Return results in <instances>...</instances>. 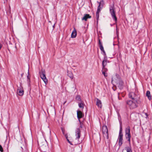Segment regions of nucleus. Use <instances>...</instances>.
<instances>
[{
  "instance_id": "obj_1",
  "label": "nucleus",
  "mask_w": 152,
  "mask_h": 152,
  "mask_svg": "<svg viewBox=\"0 0 152 152\" xmlns=\"http://www.w3.org/2000/svg\"><path fill=\"white\" fill-rule=\"evenodd\" d=\"M140 103L139 100H128L126 101V103L131 109H132L137 108V104Z\"/></svg>"
},
{
  "instance_id": "obj_2",
  "label": "nucleus",
  "mask_w": 152,
  "mask_h": 152,
  "mask_svg": "<svg viewBox=\"0 0 152 152\" xmlns=\"http://www.w3.org/2000/svg\"><path fill=\"white\" fill-rule=\"evenodd\" d=\"M40 77L43 80L46 85L48 83V80L45 75V72L44 69H42L39 72Z\"/></svg>"
},
{
  "instance_id": "obj_3",
  "label": "nucleus",
  "mask_w": 152,
  "mask_h": 152,
  "mask_svg": "<svg viewBox=\"0 0 152 152\" xmlns=\"http://www.w3.org/2000/svg\"><path fill=\"white\" fill-rule=\"evenodd\" d=\"M110 12L111 14L113 19L115 21V24L116 23L117 21V19L115 15V11L113 7L111 6L110 7Z\"/></svg>"
},
{
  "instance_id": "obj_4",
  "label": "nucleus",
  "mask_w": 152,
  "mask_h": 152,
  "mask_svg": "<svg viewBox=\"0 0 152 152\" xmlns=\"http://www.w3.org/2000/svg\"><path fill=\"white\" fill-rule=\"evenodd\" d=\"M123 134L122 133V127L121 126H120L119 134L118 139V145L119 147L121 146L123 142Z\"/></svg>"
},
{
  "instance_id": "obj_5",
  "label": "nucleus",
  "mask_w": 152,
  "mask_h": 152,
  "mask_svg": "<svg viewBox=\"0 0 152 152\" xmlns=\"http://www.w3.org/2000/svg\"><path fill=\"white\" fill-rule=\"evenodd\" d=\"M17 92L18 94L20 96H22L23 94L24 91L21 83H20V86L18 87Z\"/></svg>"
},
{
  "instance_id": "obj_6",
  "label": "nucleus",
  "mask_w": 152,
  "mask_h": 152,
  "mask_svg": "<svg viewBox=\"0 0 152 152\" xmlns=\"http://www.w3.org/2000/svg\"><path fill=\"white\" fill-rule=\"evenodd\" d=\"M107 56H104V59L103 60L102 62V68L104 69V70L107 71V69L105 67L107 65Z\"/></svg>"
},
{
  "instance_id": "obj_7",
  "label": "nucleus",
  "mask_w": 152,
  "mask_h": 152,
  "mask_svg": "<svg viewBox=\"0 0 152 152\" xmlns=\"http://www.w3.org/2000/svg\"><path fill=\"white\" fill-rule=\"evenodd\" d=\"M75 136L76 140H78L80 138L81 134H80V128H77L75 130Z\"/></svg>"
},
{
  "instance_id": "obj_8",
  "label": "nucleus",
  "mask_w": 152,
  "mask_h": 152,
  "mask_svg": "<svg viewBox=\"0 0 152 152\" xmlns=\"http://www.w3.org/2000/svg\"><path fill=\"white\" fill-rule=\"evenodd\" d=\"M129 97L132 99V100H137L136 99L137 96L134 92H131L129 93Z\"/></svg>"
},
{
  "instance_id": "obj_9",
  "label": "nucleus",
  "mask_w": 152,
  "mask_h": 152,
  "mask_svg": "<svg viewBox=\"0 0 152 152\" xmlns=\"http://www.w3.org/2000/svg\"><path fill=\"white\" fill-rule=\"evenodd\" d=\"M77 117L79 122H80V118H82L84 115L80 111H77Z\"/></svg>"
},
{
  "instance_id": "obj_10",
  "label": "nucleus",
  "mask_w": 152,
  "mask_h": 152,
  "mask_svg": "<svg viewBox=\"0 0 152 152\" xmlns=\"http://www.w3.org/2000/svg\"><path fill=\"white\" fill-rule=\"evenodd\" d=\"M98 3H99V6L98 7L96 13V17L97 20H98L99 19V13L100 11V8H101V7H100L102 5V3H101V2L99 3V2H98Z\"/></svg>"
},
{
  "instance_id": "obj_11",
  "label": "nucleus",
  "mask_w": 152,
  "mask_h": 152,
  "mask_svg": "<svg viewBox=\"0 0 152 152\" xmlns=\"http://www.w3.org/2000/svg\"><path fill=\"white\" fill-rule=\"evenodd\" d=\"M103 137L104 138H106L107 140V143L109 145H110V142L109 139L108 132L103 133Z\"/></svg>"
},
{
  "instance_id": "obj_12",
  "label": "nucleus",
  "mask_w": 152,
  "mask_h": 152,
  "mask_svg": "<svg viewBox=\"0 0 152 152\" xmlns=\"http://www.w3.org/2000/svg\"><path fill=\"white\" fill-rule=\"evenodd\" d=\"M118 87L122 89L124 85V82L121 79H119L118 80V82L117 83Z\"/></svg>"
},
{
  "instance_id": "obj_13",
  "label": "nucleus",
  "mask_w": 152,
  "mask_h": 152,
  "mask_svg": "<svg viewBox=\"0 0 152 152\" xmlns=\"http://www.w3.org/2000/svg\"><path fill=\"white\" fill-rule=\"evenodd\" d=\"M96 105L99 107L101 108L102 107V103L101 100L98 98L96 99Z\"/></svg>"
},
{
  "instance_id": "obj_14",
  "label": "nucleus",
  "mask_w": 152,
  "mask_h": 152,
  "mask_svg": "<svg viewBox=\"0 0 152 152\" xmlns=\"http://www.w3.org/2000/svg\"><path fill=\"white\" fill-rule=\"evenodd\" d=\"M91 18V16L89 14H86L84 15V16L82 18V20L86 21L88 18Z\"/></svg>"
},
{
  "instance_id": "obj_15",
  "label": "nucleus",
  "mask_w": 152,
  "mask_h": 152,
  "mask_svg": "<svg viewBox=\"0 0 152 152\" xmlns=\"http://www.w3.org/2000/svg\"><path fill=\"white\" fill-rule=\"evenodd\" d=\"M77 35V31L75 28H74V30L72 31L71 34V37L72 38H75Z\"/></svg>"
},
{
  "instance_id": "obj_16",
  "label": "nucleus",
  "mask_w": 152,
  "mask_h": 152,
  "mask_svg": "<svg viewBox=\"0 0 152 152\" xmlns=\"http://www.w3.org/2000/svg\"><path fill=\"white\" fill-rule=\"evenodd\" d=\"M102 130L103 133L108 132L107 127L105 125L103 126L102 127Z\"/></svg>"
},
{
  "instance_id": "obj_17",
  "label": "nucleus",
  "mask_w": 152,
  "mask_h": 152,
  "mask_svg": "<svg viewBox=\"0 0 152 152\" xmlns=\"http://www.w3.org/2000/svg\"><path fill=\"white\" fill-rule=\"evenodd\" d=\"M100 48V49L101 51L103 52V54L104 55V56H106V53L104 50V48L103 45H101V46H99Z\"/></svg>"
},
{
  "instance_id": "obj_18",
  "label": "nucleus",
  "mask_w": 152,
  "mask_h": 152,
  "mask_svg": "<svg viewBox=\"0 0 152 152\" xmlns=\"http://www.w3.org/2000/svg\"><path fill=\"white\" fill-rule=\"evenodd\" d=\"M146 95L149 100H151V96L149 91H147Z\"/></svg>"
},
{
  "instance_id": "obj_19",
  "label": "nucleus",
  "mask_w": 152,
  "mask_h": 152,
  "mask_svg": "<svg viewBox=\"0 0 152 152\" xmlns=\"http://www.w3.org/2000/svg\"><path fill=\"white\" fill-rule=\"evenodd\" d=\"M125 137L128 140L129 142H130V138L131 136L130 134H125Z\"/></svg>"
},
{
  "instance_id": "obj_20",
  "label": "nucleus",
  "mask_w": 152,
  "mask_h": 152,
  "mask_svg": "<svg viewBox=\"0 0 152 152\" xmlns=\"http://www.w3.org/2000/svg\"><path fill=\"white\" fill-rule=\"evenodd\" d=\"M125 134H130V129L129 126L127 127L125 129Z\"/></svg>"
},
{
  "instance_id": "obj_21",
  "label": "nucleus",
  "mask_w": 152,
  "mask_h": 152,
  "mask_svg": "<svg viewBox=\"0 0 152 152\" xmlns=\"http://www.w3.org/2000/svg\"><path fill=\"white\" fill-rule=\"evenodd\" d=\"M126 152H132L131 146H127L125 148Z\"/></svg>"
},
{
  "instance_id": "obj_22",
  "label": "nucleus",
  "mask_w": 152,
  "mask_h": 152,
  "mask_svg": "<svg viewBox=\"0 0 152 152\" xmlns=\"http://www.w3.org/2000/svg\"><path fill=\"white\" fill-rule=\"evenodd\" d=\"M78 106L80 108H81L82 109L84 108V104L82 103H79Z\"/></svg>"
},
{
  "instance_id": "obj_23",
  "label": "nucleus",
  "mask_w": 152,
  "mask_h": 152,
  "mask_svg": "<svg viewBox=\"0 0 152 152\" xmlns=\"http://www.w3.org/2000/svg\"><path fill=\"white\" fill-rule=\"evenodd\" d=\"M107 71H105L104 70V69H103L102 68V74L103 75H104V76H105V77H107V74L105 72Z\"/></svg>"
},
{
  "instance_id": "obj_24",
  "label": "nucleus",
  "mask_w": 152,
  "mask_h": 152,
  "mask_svg": "<svg viewBox=\"0 0 152 152\" xmlns=\"http://www.w3.org/2000/svg\"><path fill=\"white\" fill-rule=\"evenodd\" d=\"M68 75L71 79H72L73 78V76L71 72H70L69 73Z\"/></svg>"
},
{
  "instance_id": "obj_25",
  "label": "nucleus",
  "mask_w": 152,
  "mask_h": 152,
  "mask_svg": "<svg viewBox=\"0 0 152 152\" xmlns=\"http://www.w3.org/2000/svg\"><path fill=\"white\" fill-rule=\"evenodd\" d=\"M76 99L77 100H78L79 101H81L80 97V96H79V95H77L76 97Z\"/></svg>"
},
{
  "instance_id": "obj_26",
  "label": "nucleus",
  "mask_w": 152,
  "mask_h": 152,
  "mask_svg": "<svg viewBox=\"0 0 152 152\" xmlns=\"http://www.w3.org/2000/svg\"><path fill=\"white\" fill-rule=\"evenodd\" d=\"M29 75V70H28V76H27V81L28 82H29L30 81V78L29 77V76H28Z\"/></svg>"
},
{
  "instance_id": "obj_27",
  "label": "nucleus",
  "mask_w": 152,
  "mask_h": 152,
  "mask_svg": "<svg viewBox=\"0 0 152 152\" xmlns=\"http://www.w3.org/2000/svg\"><path fill=\"white\" fill-rule=\"evenodd\" d=\"M0 151L1 152H3V149L2 147V146L0 145Z\"/></svg>"
},
{
  "instance_id": "obj_28",
  "label": "nucleus",
  "mask_w": 152,
  "mask_h": 152,
  "mask_svg": "<svg viewBox=\"0 0 152 152\" xmlns=\"http://www.w3.org/2000/svg\"><path fill=\"white\" fill-rule=\"evenodd\" d=\"M99 46H101V45H102L101 42L99 39Z\"/></svg>"
},
{
  "instance_id": "obj_29",
  "label": "nucleus",
  "mask_w": 152,
  "mask_h": 152,
  "mask_svg": "<svg viewBox=\"0 0 152 152\" xmlns=\"http://www.w3.org/2000/svg\"><path fill=\"white\" fill-rule=\"evenodd\" d=\"M116 32L117 34V36H118V29L117 25L116 26Z\"/></svg>"
},
{
  "instance_id": "obj_30",
  "label": "nucleus",
  "mask_w": 152,
  "mask_h": 152,
  "mask_svg": "<svg viewBox=\"0 0 152 152\" xmlns=\"http://www.w3.org/2000/svg\"><path fill=\"white\" fill-rule=\"evenodd\" d=\"M80 123V128H82L83 127V124L82 123V122L80 121V122H79Z\"/></svg>"
},
{
  "instance_id": "obj_31",
  "label": "nucleus",
  "mask_w": 152,
  "mask_h": 152,
  "mask_svg": "<svg viewBox=\"0 0 152 152\" xmlns=\"http://www.w3.org/2000/svg\"><path fill=\"white\" fill-rule=\"evenodd\" d=\"M134 114H132L130 115V117L131 118H133V117L134 116Z\"/></svg>"
},
{
  "instance_id": "obj_32",
  "label": "nucleus",
  "mask_w": 152,
  "mask_h": 152,
  "mask_svg": "<svg viewBox=\"0 0 152 152\" xmlns=\"http://www.w3.org/2000/svg\"><path fill=\"white\" fill-rule=\"evenodd\" d=\"M2 45L0 43V50L1 49V48H2Z\"/></svg>"
},
{
  "instance_id": "obj_33",
  "label": "nucleus",
  "mask_w": 152,
  "mask_h": 152,
  "mask_svg": "<svg viewBox=\"0 0 152 152\" xmlns=\"http://www.w3.org/2000/svg\"><path fill=\"white\" fill-rule=\"evenodd\" d=\"M62 129V132L63 133V134H64V130H63V129L62 128V129Z\"/></svg>"
},
{
  "instance_id": "obj_34",
  "label": "nucleus",
  "mask_w": 152,
  "mask_h": 152,
  "mask_svg": "<svg viewBox=\"0 0 152 152\" xmlns=\"http://www.w3.org/2000/svg\"><path fill=\"white\" fill-rule=\"evenodd\" d=\"M67 140L68 141V142L71 144H72L69 141V140L67 139Z\"/></svg>"
},
{
  "instance_id": "obj_35",
  "label": "nucleus",
  "mask_w": 152,
  "mask_h": 152,
  "mask_svg": "<svg viewBox=\"0 0 152 152\" xmlns=\"http://www.w3.org/2000/svg\"><path fill=\"white\" fill-rule=\"evenodd\" d=\"M80 143V142H77V144H79V143Z\"/></svg>"
},
{
  "instance_id": "obj_36",
  "label": "nucleus",
  "mask_w": 152,
  "mask_h": 152,
  "mask_svg": "<svg viewBox=\"0 0 152 152\" xmlns=\"http://www.w3.org/2000/svg\"><path fill=\"white\" fill-rule=\"evenodd\" d=\"M145 115H146V116H147V117L148 116V115H147V114L146 113H145Z\"/></svg>"
},
{
  "instance_id": "obj_37",
  "label": "nucleus",
  "mask_w": 152,
  "mask_h": 152,
  "mask_svg": "<svg viewBox=\"0 0 152 152\" xmlns=\"http://www.w3.org/2000/svg\"><path fill=\"white\" fill-rule=\"evenodd\" d=\"M118 99H119V96H118Z\"/></svg>"
}]
</instances>
